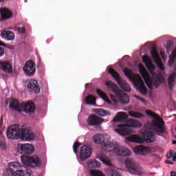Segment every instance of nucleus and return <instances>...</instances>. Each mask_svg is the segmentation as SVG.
I'll list each match as a JSON object with an SVG mask.
<instances>
[{"label":"nucleus","instance_id":"1","mask_svg":"<svg viewBox=\"0 0 176 176\" xmlns=\"http://www.w3.org/2000/svg\"><path fill=\"white\" fill-rule=\"evenodd\" d=\"M142 60L146 67H147L150 74L152 75V79H151V76L142 65H139L140 74L142 75L143 79L146 82V85H147L149 89H152V85H153L157 89V87L160 86V84L164 82V77H163L161 74H155V65H153V63L151 62L149 58H148L146 55H144L142 57Z\"/></svg>","mask_w":176,"mask_h":176},{"label":"nucleus","instance_id":"2","mask_svg":"<svg viewBox=\"0 0 176 176\" xmlns=\"http://www.w3.org/2000/svg\"><path fill=\"white\" fill-rule=\"evenodd\" d=\"M19 153L23 155L21 157V160L23 164L28 167H39L42 164V162L38 155L30 157L27 155H31L34 153V146L30 144H19L17 146Z\"/></svg>","mask_w":176,"mask_h":176},{"label":"nucleus","instance_id":"3","mask_svg":"<svg viewBox=\"0 0 176 176\" xmlns=\"http://www.w3.org/2000/svg\"><path fill=\"white\" fill-rule=\"evenodd\" d=\"M6 135L9 140H19L32 141L35 140V134L29 129H20L19 124L10 126L6 131Z\"/></svg>","mask_w":176,"mask_h":176},{"label":"nucleus","instance_id":"4","mask_svg":"<svg viewBox=\"0 0 176 176\" xmlns=\"http://www.w3.org/2000/svg\"><path fill=\"white\" fill-rule=\"evenodd\" d=\"M146 113L154 120L151 122H147L145 124L144 127L148 129V130H153L157 135H162V134H164V133H166V126L164 125V121L160 119V116L151 110L146 111Z\"/></svg>","mask_w":176,"mask_h":176},{"label":"nucleus","instance_id":"5","mask_svg":"<svg viewBox=\"0 0 176 176\" xmlns=\"http://www.w3.org/2000/svg\"><path fill=\"white\" fill-rule=\"evenodd\" d=\"M125 76H126L129 80L133 83L135 89L141 93L143 96H146L148 94V90L146 89V87L144 83V80L141 78V76L138 74L133 75V72L127 68H124L122 69Z\"/></svg>","mask_w":176,"mask_h":176},{"label":"nucleus","instance_id":"6","mask_svg":"<svg viewBox=\"0 0 176 176\" xmlns=\"http://www.w3.org/2000/svg\"><path fill=\"white\" fill-rule=\"evenodd\" d=\"M19 162L9 163V168H7L3 176H30L32 173L30 169L23 168Z\"/></svg>","mask_w":176,"mask_h":176},{"label":"nucleus","instance_id":"7","mask_svg":"<svg viewBox=\"0 0 176 176\" xmlns=\"http://www.w3.org/2000/svg\"><path fill=\"white\" fill-rule=\"evenodd\" d=\"M10 108L20 113H32L35 112V104L31 101L19 104L16 99H12L10 100Z\"/></svg>","mask_w":176,"mask_h":176},{"label":"nucleus","instance_id":"8","mask_svg":"<svg viewBox=\"0 0 176 176\" xmlns=\"http://www.w3.org/2000/svg\"><path fill=\"white\" fill-rule=\"evenodd\" d=\"M142 137L133 135L128 137L126 140L129 142H138V144H144L145 141L147 142H153L156 138V135L149 131L144 130L142 132Z\"/></svg>","mask_w":176,"mask_h":176},{"label":"nucleus","instance_id":"9","mask_svg":"<svg viewBox=\"0 0 176 176\" xmlns=\"http://www.w3.org/2000/svg\"><path fill=\"white\" fill-rule=\"evenodd\" d=\"M106 86L108 87L110 90H112V91L114 92V94L116 96L117 98H118L119 101L122 104H129L130 102V98L129 96H127V94L124 93V91H122L121 89H119V87L116 84H115L112 81H108L106 82Z\"/></svg>","mask_w":176,"mask_h":176},{"label":"nucleus","instance_id":"10","mask_svg":"<svg viewBox=\"0 0 176 176\" xmlns=\"http://www.w3.org/2000/svg\"><path fill=\"white\" fill-rule=\"evenodd\" d=\"M141 124L135 120H131L130 124L127 125L126 124H121L118 125L119 129H115V131L118 133L120 135L124 137L125 135H129L133 133L131 127H140Z\"/></svg>","mask_w":176,"mask_h":176},{"label":"nucleus","instance_id":"11","mask_svg":"<svg viewBox=\"0 0 176 176\" xmlns=\"http://www.w3.org/2000/svg\"><path fill=\"white\" fill-rule=\"evenodd\" d=\"M109 74L111 75L113 78L116 80V82L118 83L119 86H120L121 89L122 90H124V91H127L128 93H130L131 91V88H130V85L127 83V81L122 80L120 78V75H119L118 72H116L113 68L109 69Z\"/></svg>","mask_w":176,"mask_h":176},{"label":"nucleus","instance_id":"12","mask_svg":"<svg viewBox=\"0 0 176 176\" xmlns=\"http://www.w3.org/2000/svg\"><path fill=\"white\" fill-rule=\"evenodd\" d=\"M125 165L130 174H133L134 175H142V173H144L142 168L135 164L134 161L130 159H126Z\"/></svg>","mask_w":176,"mask_h":176},{"label":"nucleus","instance_id":"13","mask_svg":"<svg viewBox=\"0 0 176 176\" xmlns=\"http://www.w3.org/2000/svg\"><path fill=\"white\" fill-rule=\"evenodd\" d=\"M102 123H104V119L94 114L89 116L87 119L88 126H91L98 130H101V124H102Z\"/></svg>","mask_w":176,"mask_h":176},{"label":"nucleus","instance_id":"14","mask_svg":"<svg viewBox=\"0 0 176 176\" xmlns=\"http://www.w3.org/2000/svg\"><path fill=\"white\" fill-rule=\"evenodd\" d=\"M23 71L27 76H34L35 74V62L32 60H28L23 67Z\"/></svg>","mask_w":176,"mask_h":176},{"label":"nucleus","instance_id":"15","mask_svg":"<svg viewBox=\"0 0 176 176\" xmlns=\"http://www.w3.org/2000/svg\"><path fill=\"white\" fill-rule=\"evenodd\" d=\"M91 147L89 146L84 145L81 147L80 150V159L82 162L85 160H87L89 157L91 156Z\"/></svg>","mask_w":176,"mask_h":176},{"label":"nucleus","instance_id":"16","mask_svg":"<svg viewBox=\"0 0 176 176\" xmlns=\"http://www.w3.org/2000/svg\"><path fill=\"white\" fill-rule=\"evenodd\" d=\"M119 144L116 142H105L102 148L105 152H115L116 153Z\"/></svg>","mask_w":176,"mask_h":176},{"label":"nucleus","instance_id":"17","mask_svg":"<svg viewBox=\"0 0 176 176\" xmlns=\"http://www.w3.org/2000/svg\"><path fill=\"white\" fill-rule=\"evenodd\" d=\"M152 149L150 147H146L143 145L136 146L133 148V152L136 153V155H148V153H151Z\"/></svg>","mask_w":176,"mask_h":176},{"label":"nucleus","instance_id":"18","mask_svg":"<svg viewBox=\"0 0 176 176\" xmlns=\"http://www.w3.org/2000/svg\"><path fill=\"white\" fill-rule=\"evenodd\" d=\"M28 89H30L32 91H34L36 94L41 93V87L38 81L36 80H30L27 83Z\"/></svg>","mask_w":176,"mask_h":176},{"label":"nucleus","instance_id":"19","mask_svg":"<svg viewBox=\"0 0 176 176\" xmlns=\"http://www.w3.org/2000/svg\"><path fill=\"white\" fill-rule=\"evenodd\" d=\"M151 54L155 64L159 65L160 69L162 71H164V66H163L162 65H160L162 60L160 59V56H159V53H157V50H156V48H153L151 50Z\"/></svg>","mask_w":176,"mask_h":176},{"label":"nucleus","instance_id":"20","mask_svg":"<svg viewBox=\"0 0 176 176\" xmlns=\"http://www.w3.org/2000/svg\"><path fill=\"white\" fill-rule=\"evenodd\" d=\"M13 13L8 8H0V20L1 21L11 19Z\"/></svg>","mask_w":176,"mask_h":176},{"label":"nucleus","instance_id":"21","mask_svg":"<svg viewBox=\"0 0 176 176\" xmlns=\"http://www.w3.org/2000/svg\"><path fill=\"white\" fill-rule=\"evenodd\" d=\"M0 69L6 74H12L13 72V67L10 63L8 61L0 62Z\"/></svg>","mask_w":176,"mask_h":176},{"label":"nucleus","instance_id":"22","mask_svg":"<svg viewBox=\"0 0 176 176\" xmlns=\"http://www.w3.org/2000/svg\"><path fill=\"white\" fill-rule=\"evenodd\" d=\"M98 159L102 162L106 166H109V167H113V164L111 162V160L109 157L105 155L104 154H99L97 155Z\"/></svg>","mask_w":176,"mask_h":176},{"label":"nucleus","instance_id":"23","mask_svg":"<svg viewBox=\"0 0 176 176\" xmlns=\"http://www.w3.org/2000/svg\"><path fill=\"white\" fill-rule=\"evenodd\" d=\"M116 154L120 156H130L131 151L126 147H120V146H118Z\"/></svg>","mask_w":176,"mask_h":176},{"label":"nucleus","instance_id":"24","mask_svg":"<svg viewBox=\"0 0 176 176\" xmlns=\"http://www.w3.org/2000/svg\"><path fill=\"white\" fill-rule=\"evenodd\" d=\"M127 120V113L124 112H118L112 122H124Z\"/></svg>","mask_w":176,"mask_h":176},{"label":"nucleus","instance_id":"25","mask_svg":"<svg viewBox=\"0 0 176 176\" xmlns=\"http://www.w3.org/2000/svg\"><path fill=\"white\" fill-rule=\"evenodd\" d=\"M1 37L7 41L14 40V32L10 30H4L1 33Z\"/></svg>","mask_w":176,"mask_h":176},{"label":"nucleus","instance_id":"26","mask_svg":"<svg viewBox=\"0 0 176 176\" xmlns=\"http://www.w3.org/2000/svg\"><path fill=\"white\" fill-rule=\"evenodd\" d=\"M105 138L104 136V135H96L94 137V141L95 142V144H100L101 145H104L105 144Z\"/></svg>","mask_w":176,"mask_h":176},{"label":"nucleus","instance_id":"27","mask_svg":"<svg viewBox=\"0 0 176 176\" xmlns=\"http://www.w3.org/2000/svg\"><path fill=\"white\" fill-rule=\"evenodd\" d=\"M88 166L89 168H97V167H100V164L97 160H90L87 162Z\"/></svg>","mask_w":176,"mask_h":176},{"label":"nucleus","instance_id":"28","mask_svg":"<svg viewBox=\"0 0 176 176\" xmlns=\"http://www.w3.org/2000/svg\"><path fill=\"white\" fill-rule=\"evenodd\" d=\"M96 93L98 96H99V97H101V98H102V100L106 101V102L111 104V100H109V98H108V96H107V95L104 91H101V89H98L96 90Z\"/></svg>","mask_w":176,"mask_h":176},{"label":"nucleus","instance_id":"29","mask_svg":"<svg viewBox=\"0 0 176 176\" xmlns=\"http://www.w3.org/2000/svg\"><path fill=\"white\" fill-rule=\"evenodd\" d=\"M106 174L108 176H122L120 173H119L118 170H113L110 168H107L106 170Z\"/></svg>","mask_w":176,"mask_h":176},{"label":"nucleus","instance_id":"30","mask_svg":"<svg viewBox=\"0 0 176 176\" xmlns=\"http://www.w3.org/2000/svg\"><path fill=\"white\" fill-rule=\"evenodd\" d=\"M96 113L99 115L100 116H111V113L109 111L104 110L103 109H97L96 110Z\"/></svg>","mask_w":176,"mask_h":176},{"label":"nucleus","instance_id":"31","mask_svg":"<svg viewBox=\"0 0 176 176\" xmlns=\"http://www.w3.org/2000/svg\"><path fill=\"white\" fill-rule=\"evenodd\" d=\"M85 101L88 105H94L96 104V97L89 95L85 98Z\"/></svg>","mask_w":176,"mask_h":176},{"label":"nucleus","instance_id":"32","mask_svg":"<svg viewBox=\"0 0 176 176\" xmlns=\"http://www.w3.org/2000/svg\"><path fill=\"white\" fill-rule=\"evenodd\" d=\"M129 116H131V118H142L144 116L142 113L138 112V111H129Z\"/></svg>","mask_w":176,"mask_h":176},{"label":"nucleus","instance_id":"33","mask_svg":"<svg viewBox=\"0 0 176 176\" xmlns=\"http://www.w3.org/2000/svg\"><path fill=\"white\" fill-rule=\"evenodd\" d=\"M91 176H105L102 172L97 170H91Z\"/></svg>","mask_w":176,"mask_h":176},{"label":"nucleus","instance_id":"34","mask_svg":"<svg viewBox=\"0 0 176 176\" xmlns=\"http://www.w3.org/2000/svg\"><path fill=\"white\" fill-rule=\"evenodd\" d=\"M81 145V144L79 142H76L73 145V149L74 153H78V149H79V146Z\"/></svg>","mask_w":176,"mask_h":176},{"label":"nucleus","instance_id":"35","mask_svg":"<svg viewBox=\"0 0 176 176\" xmlns=\"http://www.w3.org/2000/svg\"><path fill=\"white\" fill-rule=\"evenodd\" d=\"M134 97H135V98H137V100H140V101H142V102H143V104H146V100H145V99H144L137 95H135Z\"/></svg>","mask_w":176,"mask_h":176},{"label":"nucleus","instance_id":"36","mask_svg":"<svg viewBox=\"0 0 176 176\" xmlns=\"http://www.w3.org/2000/svg\"><path fill=\"white\" fill-rule=\"evenodd\" d=\"M0 147L1 149H6V143L3 141H0Z\"/></svg>","mask_w":176,"mask_h":176},{"label":"nucleus","instance_id":"37","mask_svg":"<svg viewBox=\"0 0 176 176\" xmlns=\"http://www.w3.org/2000/svg\"><path fill=\"white\" fill-rule=\"evenodd\" d=\"M166 52L167 53L170 52V50L171 49V43H168L166 46Z\"/></svg>","mask_w":176,"mask_h":176},{"label":"nucleus","instance_id":"38","mask_svg":"<svg viewBox=\"0 0 176 176\" xmlns=\"http://www.w3.org/2000/svg\"><path fill=\"white\" fill-rule=\"evenodd\" d=\"M18 31H19V32H22V34H25L26 30H25V28L22 27V28H19L18 29Z\"/></svg>","mask_w":176,"mask_h":176},{"label":"nucleus","instance_id":"39","mask_svg":"<svg viewBox=\"0 0 176 176\" xmlns=\"http://www.w3.org/2000/svg\"><path fill=\"white\" fill-rule=\"evenodd\" d=\"M5 54V50L0 47V57H2Z\"/></svg>","mask_w":176,"mask_h":176},{"label":"nucleus","instance_id":"40","mask_svg":"<svg viewBox=\"0 0 176 176\" xmlns=\"http://www.w3.org/2000/svg\"><path fill=\"white\" fill-rule=\"evenodd\" d=\"M2 124H3V116H1L0 118V126H2Z\"/></svg>","mask_w":176,"mask_h":176},{"label":"nucleus","instance_id":"41","mask_svg":"<svg viewBox=\"0 0 176 176\" xmlns=\"http://www.w3.org/2000/svg\"><path fill=\"white\" fill-rule=\"evenodd\" d=\"M173 162H176V152L172 155Z\"/></svg>","mask_w":176,"mask_h":176},{"label":"nucleus","instance_id":"42","mask_svg":"<svg viewBox=\"0 0 176 176\" xmlns=\"http://www.w3.org/2000/svg\"><path fill=\"white\" fill-rule=\"evenodd\" d=\"M166 156H167L168 159L173 157V153H170L169 154H167Z\"/></svg>","mask_w":176,"mask_h":176},{"label":"nucleus","instance_id":"43","mask_svg":"<svg viewBox=\"0 0 176 176\" xmlns=\"http://www.w3.org/2000/svg\"><path fill=\"white\" fill-rule=\"evenodd\" d=\"M165 163L166 164H173V162L170 161V160H166Z\"/></svg>","mask_w":176,"mask_h":176},{"label":"nucleus","instance_id":"44","mask_svg":"<svg viewBox=\"0 0 176 176\" xmlns=\"http://www.w3.org/2000/svg\"><path fill=\"white\" fill-rule=\"evenodd\" d=\"M170 176H176V172L175 171H172L170 173Z\"/></svg>","mask_w":176,"mask_h":176},{"label":"nucleus","instance_id":"45","mask_svg":"<svg viewBox=\"0 0 176 176\" xmlns=\"http://www.w3.org/2000/svg\"><path fill=\"white\" fill-rule=\"evenodd\" d=\"M0 46H6V45L3 43V42L0 41Z\"/></svg>","mask_w":176,"mask_h":176},{"label":"nucleus","instance_id":"46","mask_svg":"<svg viewBox=\"0 0 176 176\" xmlns=\"http://www.w3.org/2000/svg\"><path fill=\"white\" fill-rule=\"evenodd\" d=\"M111 100H112L113 101H115V96L111 95Z\"/></svg>","mask_w":176,"mask_h":176},{"label":"nucleus","instance_id":"47","mask_svg":"<svg viewBox=\"0 0 176 176\" xmlns=\"http://www.w3.org/2000/svg\"><path fill=\"white\" fill-rule=\"evenodd\" d=\"M172 144H173V145H175V144H176V140H173V141H172Z\"/></svg>","mask_w":176,"mask_h":176},{"label":"nucleus","instance_id":"48","mask_svg":"<svg viewBox=\"0 0 176 176\" xmlns=\"http://www.w3.org/2000/svg\"><path fill=\"white\" fill-rule=\"evenodd\" d=\"M2 1H3V0H0V2H2Z\"/></svg>","mask_w":176,"mask_h":176}]
</instances>
